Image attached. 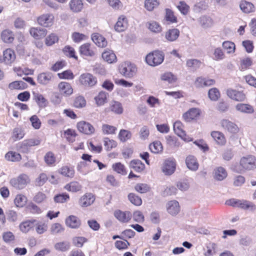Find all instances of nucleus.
Wrapping results in <instances>:
<instances>
[{
	"mask_svg": "<svg viewBox=\"0 0 256 256\" xmlns=\"http://www.w3.org/2000/svg\"><path fill=\"white\" fill-rule=\"evenodd\" d=\"M226 204L244 210L254 211L256 210V206L254 202L243 199L231 198L226 200Z\"/></svg>",
	"mask_w": 256,
	"mask_h": 256,
	"instance_id": "1",
	"label": "nucleus"
},
{
	"mask_svg": "<svg viewBox=\"0 0 256 256\" xmlns=\"http://www.w3.org/2000/svg\"><path fill=\"white\" fill-rule=\"evenodd\" d=\"M78 84L84 88H92L98 84V80L96 76L90 72L81 74L78 79Z\"/></svg>",
	"mask_w": 256,
	"mask_h": 256,
	"instance_id": "2",
	"label": "nucleus"
},
{
	"mask_svg": "<svg viewBox=\"0 0 256 256\" xmlns=\"http://www.w3.org/2000/svg\"><path fill=\"white\" fill-rule=\"evenodd\" d=\"M164 55L162 52L158 50H154L146 55V62L147 64L152 66H156L161 64L164 60Z\"/></svg>",
	"mask_w": 256,
	"mask_h": 256,
	"instance_id": "3",
	"label": "nucleus"
},
{
	"mask_svg": "<svg viewBox=\"0 0 256 256\" xmlns=\"http://www.w3.org/2000/svg\"><path fill=\"white\" fill-rule=\"evenodd\" d=\"M220 126L226 132L230 134L231 136H235L241 132V129L234 122L228 119H222L220 122Z\"/></svg>",
	"mask_w": 256,
	"mask_h": 256,
	"instance_id": "4",
	"label": "nucleus"
},
{
	"mask_svg": "<svg viewBox=\"0 0 256 256\" xmlns=\"http://www.w3.org/2000/svg\"><path fill=\"white\" fill-rule=\"evenodd\" d=\"M202 112L198 108H192L184 112L182 115V120L186 122H196L200 118Z\"/></svg>",
	"mask_w": 256,
	"mask_h": 256,
	"instance_id": "5",
	"label": "nucleus"
},
{
	"mask_svg": "<svg viewBox=\"0 0 256 256\" xmlns=\"http://www.w3.org/2000/svg\"><path fill=\"white\" fill-rule=\"evenodd\" d=\"M30 182L28 176L26 174H22L16 178H12L10 181V184L16 189L22 190Z\"/></svg>",
	"mask_w": 256,
	"mask_h": 256,
	"instance_id": "6",
	"label": "nucleus"
},
{
	"mask_svg": "<svg viewBox=\"0 0 256 256\" xmlns=\"http://www.w3.org/2000/svg\"><path fill=\"white\" fill-rule=\"evenodd\" d=\"M240 166L242 170H250L256 168V157L249 154L242 157L240 160Z\"/></svg>",
	"mask_w": 256,
	"mask_h": 256,
	"instance_id": "7",
	"label": "nucleus"
},
{
	"mask_svg": "<svg viewBox=\"0 0 256 256\" xmlns=\"http://www.w3.org/2000/svg\"><path fill=\"white\" fill-rule=\"evenodd\" d=\"M80 55L83 58H93L96 55V47L90 42L82 44L78 48Z\"/></svg>",
	"mask_w": 256,
	"mask_h": 256,
	"instance_id": "8",
	"label": "nucleus"
},
{
	"mask_svg": "<svg viewBox=\"0 0 256 256\" xmlns=\"http://www.w3.org/2000/svg\"><path fill=\"white\" fill-rule=\"evenodd\" d=\"M119 70L120 72L126 77L132 78L136 74L137 68L134 64L126 62L120 66Z\"/></svg>",
	"mask_w": 256,
	"mask_h": 256,
	"instance_id": "9",
	"label": "nucleus"
},
{
	"mask_svg": "<svg viewBox=\"0 0 256 256\" xmlns=\"http://www.w3.org/2000/svg\"><path fill=\"white\" fill-rule=\"evenodd\" d=\"M38 23L44 28H50L54 24L55 18L52 14H44L37 18Z\"/></svg>",
	"mask_w": 256,
	"mask_h": 256,
	"instance_id": "10",
	"label": "nucleus"
},
{
	"mask_svg": "<svg viewBox=\"0 0 256 256\" xmlns=\"http://www.w3.org/2000/svg\"><path fill=\"white\" fill-rule=\"evenodd\" d=\"M173 128L174 132L178 136L180 137L184 140L191 142L192 138L188 136L184 130V125L180 120H176L173 124Z\"/></svg>",
	"mask_w": 256,
	"mask_h": 256,
	"instance_id": "11",
	"label": "nucleus"
},
{
	"mask_svg": "<svg viewBox=\"0 0 256 256\" xmlns=\"http://www.w3.org/2000/svg\"><path fill=\"white\" fill-rule=\"evenodd\" d=\"M76 128L81 133L86 135H91L94 134L95 128L90 123L82 120L76 124Z\"/></svg>",
	"mask_w": 256,
	"mask_h": 256,
	"instance_id": "12",
	"label": "nucleus"
},
{
	"mask_svg": "<svg viewBox=\"0 0 256 256\" xmlns=\"http://www.w3.org/2000/svg\"><path fill=\"white\" fill-rule=\"evenodd\" d=\"M210 136L214 142L218 146H224L227 142L225 134L218 130H213L210 132Z\"/></svg>",
	"mask_w": 256,
	"mask_h": 256,
	"instance_id": "13",
	"label": "nucleus"
},
{
	"mask_svg": "<svg viewBox=\"0 0 256 256\" xmlns=\"http://www.w3.org/2000/svg\"><path fill=\"white\" fill-rule=\"evenodd\" d=\"M114 216L120 222L128 223L132 219V214L130 211L116 210L114 212Z\"/></svg>",
	"mask_w": 256,
	"mask_h": 256,
	"instance_id": "14",
	"label": "nucleus"
},
{
	"mask_svg": "<svg viewBox=\"0 0 256 256\" xmlns=\"http://www.w3.org/2000/svg\"><path fill=\"white\" fill-rule=\"evenodd\" d=\"M215 83L214 79L199 76L196 79L194 84L197 88H204L214 86Z\"/></svg>",
	"mask_w": 256,
	"mask_h": 256,
	"instance_id": "15",
	"label": "nucleus"
},
{
	"mask_svg": "<svg viewBox=\"0 0 256 256\" xmlns=\"http://www.w3.org/2000/svg\"><path fill=\"white\" fill-rule=\"evenodd\" d=\"M58 173L62 176L68 178H72L75 176V170L74 166L64 165L58 170Z\"/></svg>",
	"mask_w": 256,
	"mask_h": 256,
	"instance_id": "16",
	"label": "nucleus"
},
{
	"mask_svg": "<svg viewBox=\"0 0 256 256\" xmlns=\"http://www.w3.org/2000/svg\"><path fill=\"white\" fill-rule=\"evenodd\" d=\"M16 59V54L14 50L10 48H8L3 52V62L8 65H11Z\"/></svg>",
	"mask_w": 256,
	"mask_h": 256,
	"instance_id": "17",
	"label": "nucleus"
},
{
	"mask_svg": "<svg viewBox=\"0 0 256 256\" xmlns=\"http://www.w3.org/2000/svg\"><path fill=\"white\" fill-rule=\"evenodd\" d=\"M96 200L95 196L90 192H86L78 200L82 207H88L92 204Z\"/></svg>",
	"mask_w": 256,
	"mask_h": 256,
	"instance_id": "18",
	"label": "nucleus"
},
{
	"mask_svg": "<svg viewBox=\"0 0 256 256\" xmlns=\"http://www.w3.org/2000/svg\"><path fill=\"white\" fill-rule=\"evenodd\" d=\"M66 225L72 229H78L82 225L80 220L74 215H70L65 220Z\"/></svg>",
	"mask_w": 256,
	"mask_h": 256,
	"instance_id": "19",
	"label": "nucleus"
},
{
	"mask_svg": "<svg viewBox=\"0 0 256 256\" xmlns=\"http://www.w3.org/2000/svg\"><path fill=\"white\" fill-rule=\"evenodd\" d=\"M226 94L230 98L238 102L244 101L246 98L242 91H238L232 88L228 89Z\"/></svg>",
	"mask_w": 256,
	"mask_h": 256,
	"instance_id": "20",
	"label": "nucleus"
},
{
	"mask_svg": "<svg viewBox=\"0 0 256 256\" xmlns=\"http://www.w3.org/2000/svg\"><path fill=\"white\" fill-rule=\"evenodd\" d=\"M60 93L65 96H69L73 93V88L70 84L62 82L59 83L58 86Z\"/></svg>",
	"mask_w": 256,
	"mask_h": 256,
	"instance_id": "21",
	"label": "nucleus"
},
{
	"mask_svg": "<svg viewBox=\"0 0 256 256\" xmlns=\"http://www.w3.org/2000/svg\"><path fill=\"white\" fill-rule=\"evenodd\" d=\"M36 222V220L34 218L23 221L19 226L20 230L24 233L28 232L32 229L34 228Z\"/></svg>",
	"mask_w": 256,
	"mask_h": 256,
	"instance_id": "22",
	"label": "nucleus"
},
{
	"mask_svg": "<svg viewBox=\"0 0 256 256\" xmlns=\"http://www.w3.org/2000/svg\"><path fill=\"white\" fill-rule=\"evenodd\" d=\"M176 163L173 160H166L164 161L163 166L162 172L168 175H170L174 172L176 170Z\"/></svg>",
	"mask_w": 256,
	"mask_h": 256,
	"instance_id": "23",
	"label": "nucleus"
},
{
	"mask_svg": "<svg viewBox=\"0 0 256 256\" xmlns=\"http://www.w3.org/2000/svg\"><path fill=\"white\" fill-rule=\"evenodd\" d=\"M32 36L36 40H40L44 38L47 34L46 30L43 28L32 27L30 29Z\"/></svg>",
	"mask_w": 256,
	"mask_h": 256,
	"instance_id": "24",
	"label": "nucleus"
},
{
	"mask_svg": "<svg viewBox=\"0 0 256 256\" xmlns=\"http://www.w3.org/2000/svg\"><path fill=\"white\" fill-rule=\"evenodd\" d=\"M128 26V21L126 16L122 15L119 16L118 20L114 26L116 31L122 32L125 30Z\"/></svg>",
	"mask_w": 256,
	"mask_h": 256,
	"instance_id": "25",
	"label": "nucleus"
},
{
	"mask_svg": "<svg viewBox=\"0 0 256 256\" xmlns=\"http://www.w3.org/2000/svg\"><path fill=\"white\" fill-rule=\"evenodd\" d=\"M103 60L108 64H113L117 62V58L114 51L109 49L105 50L102 54Z\"/></svg>",
	"mask_w": 256,
	"mask_h": 256,
	"instance_id": "26",
	"label": "nucleus"
},
{
	"mask_svg": "<svg viewBox=\"0 0 256 256\" xmlns=\"http://www.w3.org/2000/svg\"><path fill=\"white\" fill-rule=\"evenodd\" d=\"M0 37L2 42L6 44L12 43L15 38L14 32L8 29L3 30L1 32Z\"/></svg>",
	"mask_w": 256,
	"mask_h": 256,
	"instance_id": "27",
	"label": "nucleus"
},
{
	"mask_svg": "<svg viewBox=\"0 0 256 256\" xmlns=\"http://www.w3.org/2000/svg\"><path fill=\"white\" fill-rule=\"evenodd\" d=\"M92 40L98 47L105 48L108 44L106 39L98 33L92 34Z\"/></svg>",
	"mask_w": 256,
	"mask_h": 256,
	"instance_id": "28",
	"label": "nucleus"
},
{
	"mask_svg": "<svg viewBox=\"0 0 256 256\" xmlns=\"http://www.w3.org/2000/svg\"><path fill=\"white\" fill-rule=\"evenodd\" d=\"M64 189L70 192H76L82 190V186L77 181H72L64 186Z\"/></svg>",
	"mask_w": 256,
	"mask_h": 256,
	"instance_id": "29",
	"label": "nucleus"
},
{
	"mask_svg": "<svg viewBox=\"0 0 256 256\" xmlns=\"http://www.w3.org/2000/svg\"><path fill=\"white\" fill-rule=\"evenodd\" d=\"M108 97V94L102 90L94 97V99L98 106H102L107 102Z\"/></svg>",
	"mask_w": 256,
	"mask_h": 256,
	"instance_id": "30",
	"label": "nucleus"
},
{
	"mask_svg": "<svg viewBox=\"0 0 256 256\" xmlns=\"http://www.w3.org/2000/svg\"><path fill=\"white\" fill-rule=\"evenodd\" d=\"M186 163L188 168L192 170H196L198 168V163L196 158L193 156H188L186 159Z\"/></svg>",
	"mask_w": 256,
	"mask_h": 256,
	"instance_id": "31",
	"label": "nucleus"
},
{
	"mask_svg": "<svg viewBox=\"0 0 256 256\" xmlns=\"http://www.w3.org/2000/svg\"><path fill=\"white\" fill-rule=\"evenodd\" d=\"M14 202L16 207L22 208L24 207L27 204L28 198L23 194H18L16 195Z\"/></svg>",
	"mask_w": 256,
	"mask_h": 256,
	"instance_id": "32",
	"label": "nucleus"
},
{
	"mask_svg": "<svg viewBox=\"0 0 256 256\" xmlns=\"http://www.w3.org/2000/svg\"><path fill=\"white\" fill-rule=\"evenodd\" d=\"M167 210L172 215H176L180 211L178 202L176 200H172L167 204Z\"/></svg>",
	"mask_w": 256,
	"mask_h": 256,
	"instance_id": "33",
	"label": "nucleus"
},
{
	"mask_svg": "<svg viewBox=\"0 0 256 256\" xmlns=\"http://www.w3.org/2000/svg\"><path fill=\"white\" fill-rule=\"evenodd\" d=\"M240 7L244 12L246 14L252 12L255 10L254 5L252 2L246 0H242L240 4Z\"/></svg>",
	"mask_w": 256,
	"mask_h": 256,
	"instance_id": "34",
	"label": "nucleus"
},
{
	"mask_svg": "<svg viewBox=\"0 0 256 256\" xmlns=\"http://www.w3.org/2000/svg\"><path fill=\"white\" fill-rule=\"evenodd\" d=\"M130 166L137 172H141L145 169V165L138 160H132L130 164Z\"/></svg>",
	"mask_w": 256,
	"mask_h": 256,
	"instance_id": "35",
	"label": "nucleus"
},
{
	"mask_svg": "<svg viewBox=\"0 0 256 256\" xmlns=\"http://www.w3.org/2000/svg\"><path fill=\"white\" fill-rule=\"evenodd\" d=\"M70 10L74 12H80L83 8L82 0H70L69 2Z\"/></svg>",
	"mask_w": 256,
	"mask_h": 256,
	"instance_id": "36",
	"label": "nucleus"
},
{
	"mask_svg": "<svg viewBox=\"0 0 256 256\" xmlns=\"http://www.w3.org/2000/svg\"><path fill=\"white\" fill-rule=\"evenodd\" d=\"M77 136L76 130L73 129L68 128L64 132V137L69 143H73Z\"/></svg>",
	"mask_w": 256,
	"mask_h": 256,
	"instance_id": "37",
	"label": "nucleus"
},
{
	"mask_svg": "<svg viewBox=\"0 0 256 256\" xmlns=\"http://www.w3.org/2000/svg\"><path fill=\"white\" fill-rule=\"evenodd\" d=\"M180 36V31L177 28L170 29L166 32L165 37L170 42L176 40Z\"/></svg>",
	"mask_w": 256,
	"mask_h": 256,
	"instance_id": "38",
	"label": "nucleus"
},
{
	"mask_svg": "<svg viewBox=\"0 0 256 256\" xmlns=\"http://www.w3.org/2000/svg\"><path fill=\"white\" fill-rule=\"evenodd\" d=\"M44 161L48 166H54L56 162V157L54 153L52 152H47L44 156Z\"/></svg>",
	"mask_w": 256,
	"mask_h": 256,
	"instance_id": "39",
	"label": "nucleus"
},
{
	"mask_svg": "<svg viewBox=\"0 0 256 256\" xmlns=\"http://www.w3.org/2000/svg\"><path fill=\"white\" fill-rule=\"evenodd\" d=\"M164 20L169 24H174L178 22L177 17L175 16L174 12L170 8L165 10Z\"/></svg>",
	"mask_w": 256,
	"mask_h": 256,
	"instance_id": "40",
	"label": "nucleus"
},
{
	"mask_svg": "<svg viewBox=\"0 0 256 256\" xmlns=\"http://www.w3.org/2000/svg\"><path fill=\"white\" fill-rule=\"evenodd\" d=\"M227 172L222 167L220 166L214 170V178L218 180H222L227 176Z\"/></svg>",
	"mask_w": 256,
	"mask_h": 256,
	"instance_id": "41",
	"label": "nucleus"
},
{
	"mask_svg": "<svg viewBox=\"0 0 256 256\" xmlns=\"http://www.w3.org/2000/svg\"><path fill=\"white\" fill-rule=\"evenodd\" d=\"M70 199V195L66 192H62L55 195L54 200L56 203L63 204L68 202Z\"/></svg>",
	"mask_w": 256,
	"mask_h": 256,
	"instance_id": "42",
	"label": "nucleus"
},
{
	"mask_svg": "<svg viewBox=\"0 0 256 256\" xmlns=\"http://www.w3.org/2000/svg\"><path fill=\"white\" fill-rule=\"evenodd\" d=\"M62 52L68 58H72L76 60H78V56L76 54L75 50L70 46H65L62 50Z\"/></svg>",
	"mask_w": 256,
	"mask_h": 256,
	"instance_id": "43",
	"label": "nucleus"
},
{
	"mask_svg": "<svg viewBox=\"0 0 256 256\" xmlns=\"http://www.w3.org/2000/svg\"><path fill=\"white\" fill-rule=\"evenodd\" d=\"M148 30L154 33H160L162 32V28L160 24L156 21H150L146 24Z\"/></svg>",
	"mask_w": 256,
	"mask_h": 256,
	"instance_id": "44",
	"label": "nucleus"
},
{
	"mask_svg": "<svg viewBox=\"0 0 256 256\" xmlns=\"http://www.w3.org/2000/svg\"><path fill=\"white\" fill-rule=\"evenodd\" d=\"M5 158L10 162H18L21 160V155L16 152L9 151L5 154Z\"/></svg>",
	"mask_w": 256,
	"mask_h": 256,
	"instance_id": "45",
	"label": "nucleus"
},
{
	"mask_svg": "<svg viewBox=\"0 0 256 256\" xmlns=\"http://www.w3.org/2000/svg\"><path fill=\"white\" fill-rule=\"evenodd\" d=\"M26 83L22 80H16L9 84L8 88L10 90H20L26 88Z\"/></svg>",
	"mask_w": 256,
	"mask_h": 256,
	"instance_id": "46",
	"label": "nucleus"
},
{
	"mask_svg": "<svg viewBox=\"0 0 256 256\" xmlns=\"http://www.w3.org/2000/svg\"><path fill=\"white\" fill-rule=\"evenodd\" d=\"M52 74L50 73L42 72L38 74V81L40 84H46L51 80Z\"/></svg>",
	"mask_w": 256,
	"mask_h": 256,
	"instance_id": "47",
	"label": "nucleus"
},
{
	"mask_svg": "<svg viewBox=\"0 0 256 256\" xmlns=\"http://www.w3.org/2000/svg\"><path fill=\"white\" fill-rule=\"evenodd\" d=\"M86 102L85 98L82 96H76L73 102V106L76 108H80L86 106Z\"/></svg>",
	"mask_w": 256,
	"mask_h": 256,
	"instance_id": "48",
	"label": "nucleus"
},
{
	"mask_svg": "<svg viewBox=\"0 0 256 256\" xmlns=\"http://www.w3.org/2000/svg\"><path fill=\"white\" fill-rule=\"evenodd\" d=\"M150 151L154 154H158L162 152L163 146L160 141H155L149 146Z\"/></svg>",
	"mask_w": 256,
	"mask_h": 256,
	"instance_id": "49",
	"label": "nucleus"
},
{
	"mask_svg": "<svg viewBox=\"0 0 256 256\" xmlns=\"http://www.w3.org/2000/svg\"><path fill=\"white\" fill-rule=\"evenodd\" d=\"M112 170L118 174L126 175L127 174L126 169L124 165L121 162H116L112 165Z\"/></svg>",
	"mask_w": 256,
	"mask_h": 256,
	"instance_id": "50",
	"label": "nucleus"
},
{
	"mask_svg": "<svg viewBox=\"0 0 256 256\" xmlns=\"http://www.w3.org/2000/svg\"><path fill=\"white\" fill-rule=\"evenodd\" d=\"M102 130L104 134H116L117 128L108 124H103L102 126Z\"/></svg>",
	"mask_w": 256,
	"mask_h": 256,
	"instance_id": "51",
	"label": "nucleus"
},
{
	"mask_svg": "<svg viewBox=\"0 0 256 256\" xmlns=\"http://www.w3.org/2000/svg\"><path fill=\"white\" fill-rule=\"evenodd\" d=\"M132 137L130 131L124 129L120 130L118 134V138L122 142H126Z\"/></svg>",
	"mask_w": 256,
	"mask_h": 256,
	"instance_id": "52",
	"label": "nucleus"
},
{
	"mask_svg": "<svg viewBox=\"0 0 256 256\" xmlns=\"http://www.w3.org/2000/svg\"><path fill=\"white\" fill-rule=\"evenodd\" d=\"M59 38L54 33H51L45 39V44L47 46H52L58 42Z\"/></svg>",
	"mask_w": 256,
	"mask_h": 256,
	"instance_id": "53",
	"label": "nucleus"
},
{
	"mask_svg": "<svg viewBox=\"0 0 256 256\" xmlns=\"http://www.w3.org/2000/svg\"><path fill=\"white\" fill-rule=\"evenodd\" d=\"M104 145L105 149L109 151L112 148H116L118 146V143L114 140H110L108 138H105L104 140Z\"/></svg>",
	"mask_w": 256,
	"mask_h": 256,
	"instance_id": "54",
	"label": "nucleus"
},
{
	"mask_svg": "<svg viewBox=\"0 0 256 256\" xmlns=\"http://www.w3.org/2000/svg\"><path fill=\"white\" fill-rule=\"evenodd\" d=\"M130 202L136 206H140L142 204V200L140 196L134 193H130L128 196Z\"/></svg>",
	"mask_w": 256,
	"mask_h": 256,
	"instance_id": "55",
	"label": "nucleus"
},
{
	"mask_svg": "<svg viewBox=\"0 0 256 256\" xmlns=\"http://www.w3.org/2000/svg\"><path fill=\"white\" fill-rule=\"evenodd\" d=\"M222 46L228 54H232L235 52L236 45L234 42L231 41L226 40L224 42Z\"/></svg>",
	"mask_w": 256,
	"mask_h": 256,
	"instance_id": "56",
	"label": "nucleus"
},
{
	"mask_svg": "<svg viewBox=\"0 0 256 256\" xmlns=\"http://www.w3.org/2000/svg\"><path fill=\"white\" fill-rule=\"evenodd\" d=\"M176 8L184 16L187 15L190 10V6L184 1H180L176 6Z\"/></svg>",
	"mask_w": 256,
	"mask_h": 256,
	"instance_id": "57",
	"label": "nucleus"
},
{
	"mask_svg": "<svg viewBox=\"0 0 256 256\" xmlns=\"http://www.w3.org/2000/svg\"><path fill=\"white\" fill-rule=\"evenodd\" d=\"M161 80L168 82L169 84H173L177 80V78L170 72H165L161 76Z\"/></svg>",
	"mask_w": 256,
	"mask_h": 256,
	"instance_id": "58",
	"label": "nucleus"
},
{
	"mask_svg": "<svg viewBox=\"0 0 256 256\" xmlns=\"http://www.w3.org/2000/svg\"><path fill=\"white\" fill-rule=\"evenodd\" d=\"M36 230L38 234H42L47 230L48 225L47 224L42 221H38L36 222L35 226Z\"/></svg>",
	"mask_w": 256,
	"mask_h": 256,
	"instance_id": "59",
	"label": "nucleus"
},
{
	"mask_svg": "<svg viewBox=\"0 0 256 256\" xmlns=\"http://www.w3.org/2000/svg\"><path fill=\"white\" fill-rule=\"evenodd\" d=\"M24 136V133L21 128H16L12 130V137L16 141L22 138Z\"/></svg>",
	"mask_w": 256,
	"mask_h": 256,
	"instance_id": "60",
	"label": "nucleus"
},
{
	"mask_svg": "<svg viewBox=\"0 0 256 256\" xmlns=\"http://www.w3.org/2000/svg\"><path fill=\"white\" fill-rule=\"evenodd\" d=\"M212 57L215 60H220L224 58L225 54L220 48H214Z\"/></svg>",
	"mask_w": 256,
	"mask_h": 256,
	"instance_id": "61",
	"label": "nucleus"
},
{
	"mask_svg": "<svg viewBox=\"0 0 256 256\" xmlns=\"http://www.w3.org/2000/svg\"><path fill=\"white\" fill-rule=\"evenodd\" d=\"M34 100L40 106H45L46 105V100L39 93H34Z\"/></svg>",
	"mask_w": 256,
	"mask_h": 256,
	"instance_id": "62",
	"label": "nucleus"
},
{
	"mask_svg": "<svg viewBox=\"0 0 256 256\" xmlns=\"http://www.w3.org/2000/svg\"><path fill=\"white\" fill-rule=\"evenodd\" d=\"M208 96L212 100L216 101L220 98V94L217 88H213L209 90Z\"/></svg>",
	"mask_w": 256,
	"mask_h": 256,
	"instance_id": "63",
	"label": "nucleus"
},
{
	"mask_svg": "<svg viewBox=\"0 0 256 256\" xmlns=\"http://www.w3.org/2000/svg\"><path fill=\"white\" fill-rule=\"evenodd\" d=\"M50 230L52 234H58L64 232L65 228L62 224L54 223L51 226Z\"/></svg>",
	"mask_w": 256,
	"mask_h": 256,
	"instance_id": "64",
	"label": "nucleus"
}]
</instances>
